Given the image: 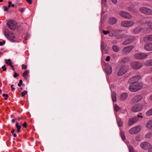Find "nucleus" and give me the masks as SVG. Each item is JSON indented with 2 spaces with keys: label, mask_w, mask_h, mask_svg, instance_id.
Masks as SVG:
<instances>
[{
  "label": "nucleus",
  "mask_w": 152,
  "mask_h": 152,
  "mask_svg": "<svg viewBox=\"0 0 152 152\" xmlns=\"http://www.w3.org/2000/svg\"><path fill=\"white\" fill-rule=\"evenodd\" d=\"M130 86L129 89L132 92H136L140 89L142 87L141 83L138 82L132 83Z\"/></svg>",
  "instance_id": "obj_1"
},
{
  "label": "nucleus",
  "mask_w": 152,
  "mask_h": 152,
  "mask_svg": "<svg viewBox=\"0 0 152 152\" xmlns=\"http://www.w3.org/2000/svg\"><path fill=\"white\" fill-rule=\"evenodd\" d=\"M131 66L135 70H138L142 67V63L137 61L132 62L130 63Z\"/></svg>",
  "instance_id": "obj_2"
},
{
  "label": "nucleus",
  "mask_w": 152,
  "mask_h": 152,
  "mask_svg": "<svg viewBox=\"0 0 152 152\" xmlns=\"http://www.w3.org/2000/svg\"><path fill=\"white\" fill-rule=\"evenodd\" d=\"M128 70V67L125 65L121 66L119 68L118 72V75L121 76L125 74Z\"/></svg>",
  "instance_id": "obj_3"
},
{
  "label": "nucleus",
  "mask_w": 152,
  "mask_h": 152,
  "mask_svg": "<svg viewBox=\"0 0 152 152\" xmlns=\"http://www.w3.org/2000/svg\"><path fill=\"white\" fill-rule=\"evenodd\" d=\"M143 105L141 104H138L133 105L131 108L132 111L136 113L141 111L142 109Z\"/></svg>",
  "instance_id": "obj_4"
},
{
  "label": "nucleus",
  "mask_w": 152,
  "mask_h": 152,
  "mask_svg": "<svg viewBox=\"0 0 152 152\" xmlns=\"http://www.w3.org/2000/svg\"><path fill=\"white\" fill-rule=\"evenodd\" d=\"M141 126H134L130 129L129 133L132 134H136L138 133L141 130Z\"/></svg>",
  "instance_id": "obj_5"
},
{
  "label": "nucleus",
  "mask_w": 152,
  "mask_h": 152,
  "mask_svg": "<svg viewBox=\"0 0 152 152\" xmlns=\"http://www.w3.org/2000/svg\"><path fill=\"white\" fill-rule=\"evenodd\" d=\"M134 24V22L131 20H124L122 21L121 23V25L122 27L126 28L129 27Z\"/></svg>",
  "instance_id": "obj_6"
},
{
  "label": "nucleus",
  "mask_w": 152,
  "mask_h": 152,
  "mask_svg": "<svg viewBox=\"0 0 152 152\" xmlns=\"http://www.w3.org/2000/svg\"><path fill=\"white\" fill-rule=\"evenodd\" d=\"M148 55L145 54L144 53H136L134 54V58L141 60L145 59L147 58Z\"/></svg>",
  "instance_id": "obj_7"
},
{
  "label": "nucleus",
  "mask_w": 152,
  "mask_h": 152,
  "mask_svg": "<svg viewBox=\"0 0 152 152\" xmlns=\"http://www.w3.org/2000/svg\"><path fill=\"white\" fill-rule=\"evenodd\" d=\"M7 24L9 28L12 30H14L17 26L16 22L12 20L8 21Z\"/></svg>",
  "instance_id": "obj_8"
},
{
  "label": "nucleus",
  "mask_w": 152,
  "mask_h": 152,
  "mask_svg": "<svg viewBox=\"0 0 152 152\" xmlns=\"http://www.w3.org/2000/svg\"><path fill=\"white\" fill-rule=\"evenodd\" d=\"M140 11L142 13L147 15H152V10L145 7H140Z\"/></svg>",
  "instance_id": "obj_9"
},
{
  "label": "nucleus",
  "mask_w": 152,
  "mask_h": 152,
  "mask_svg": "<svg viewBox=\"0 0 152 152\" xmlns=\"http://www.w3.org/2000/svg\"><path fill=\"white\" fill-rule=\"evenodd\" d=\"M119 14L121 17L126 18L130 19L132 18V16L129 13L124 11L120 12Z\"/></svg>",
  "instance_id": "obj_10"
},
{
  "label": "nucleus",
  "mask_w": 152,
  "mask_h": 152,
  "mask_svg": "<svg viewBox=\"0 0 152 152\" xmlns=\"http://www.w3.org/2000/svg\"><path fill=\"white\" fill-rule=\"evenodd\" d=\"M134 48V46L133 45L125 47L123 49L122 53L123 54H128L130 53Z\"/></svg>",
  "instance_id": "obj_11"
},
{
  "label": "nucleus",
  "mask_w": 152,
  "mask_h": 152,
  "mask_svg": "<svg viewBox=\"0 0 152 152\" xmlns=\"http://www.w3.org/2000/svg\"><path fill=\"white\" fill-rule=\"evenodd\" d=\"M142 96L140 95H137L134 97L131 100L132 102L133 103H137L142 99Z\"/></svg>",
  "instance_id": "obj_12"
},
{
  "label": "nucleus",
  "mask_w": 152,
  "mask_h": 152,
  "mask_svg": "<svg viewBox=\"0 0 152 152\" xmlns=\"http://www.w3.org/2000/svg\"><path fill=\"white\" fill-rule=\"evenodd\" d=\"M151 146V144L147 142H142L140 145V147L141 148L145 150L148 149Z\"/></svg>",
  "instance_id": "obj_13"
},
{
  "label": "nucleus",
  "mask_w": 152,
  "mask_h": 152,
  "mask_svg": "<svg viewBox=\"0 0 152 152\" xmlns=\"http://www.w3.org/2000/svg\"><path fill=\"white\" fill-rule=\"evenodd\" d=\"M141 78V76L139 75H135L130 79L129 80V83H133L137 82L136 81L139 80Z\"/></svg>",
  "instance_id": "obj_14"
},
{
  "label": "nucleus",
  "mask_w": 152,
  "mask_h": 152,
  "mask_svg": "<svg viewBox=\"0 0 152 152\" xmlns=\"http://www.w3.org/2000/svg\"><path fill=\"white\" fill-rule=\"evenodd\" d=\"M139 120L137 117H134L129 119L128 122V125L130 126L136 123Z\"/></svg>",
  "instance_id": "obj_15"
},
{
  "label": "nucleus",
  "mask_w": 152,
  "mask_h": 152,
  "mask_svg": "<svg viewBox=\"0 0 152 152\" xmlns=\"http://www.w3.org/2000/svg\"><path fill=\"white\" fill-rule=\"evenodd\" d=\"M115 38L117 39H121L125 37L126 36V35L124 34H116L114 36Z\"/></svg>",
  "instance_id": "obj_16"
},
{
  "label": "nucleus",
  "mask_w": 152,
  "mask_h": 152,
  "mask_svg": "<svg viewBox=\"0 0 152 152\" xmlns=\"http://www.w3.org/2000/svg\"><path fill=\"white\" fill-rule=\"evenodd\" d=\"M144 29L139 27H136L134 30V34H138L141 32L144 31Z\"/></svg>",
  "instance_id": "obj_17"
},
{
  "label": "nucleus",
  "mask_w": 152,
  "mask_h": 152,
  "mask_svg": "<svg viewBox=\"0 0 152 152\" xmlns=\"http://www.w3.org/2000/svg\"><path fill=\"white\" fill-rule=\"evenodd\" d=\"M144 49L148 51L152 50V43H148L145 45Z\"/></svg>",
  "instance_id": "obj_18"
},
{
  "label": "nucleus",
  "mask_w": 152,
  "mask_h": 152,
  "mask_svg": "<svg viewBox=\"0 0 152 152\" xmlns=\"http://www.w3.org/2000/svg\"><path fill=\"white\" fill-rule=\"evenodd\" d=\"M128 96V94L127 93H123L120 95V100L122 101H124L127 99Z\"/></svg>",
  "instance_id": "obj_19"
},
{
  "label": "nucleus",
  "mask_w": 152,
  "mask_h": 152,
  "mask_svg": "<svg viewBox=\"0 0 152 152\" xmlns=\"http://www.w3.org/2000/svg\"><path fill=\"white\" fill-rule=\"evenodd\" d=\"M143 41L145 42L152 41V34L148 35L144 37Z\"/></svg>",
  "instance_id": "obj_20"
},
{
  "label": "nucleus",
  "mask_w": 152,
  "mask_h": 152,
  "mask_svg": "<svg viewBox=\"0 0 152 152\" xmlns=\"http://www.w3.org/2000/svg\"><path fill=\"white\" fill-rule=\"evenodd\" d=\"M117 21V19L114 17H112L110 18L108 20V23L112 25L115 24Z\"/></svg>",
  "instance_id": "obj_21"
},
{
  "label": "nucleus",
  "mask_w": 152,
  "mask_h": 152,
  "mask_svg": "<svg viewBox=\"0 0 152 152\" xmlns=\"http://www.w3.org/2000/svg\"><path fill=\"white\" fill-rule=\"evenodd\" d=\"M102 18L103 19L102 20V19H101V25L102 26V23H103V20L104 18V12L103 11V7H104V0H102Z\"/></svg>",
  "instance_id": "obj_22"
},
{
  "label": "nucleus",
  "mask_w": 152,
  "mask_h": 152,
  "mask_svg": "<svg viewBox=\"0 0 152 152\" xmlns=\"http://www.w3.org/2000/svg\"><path fill=\"white\" fill-rule=\"evenodd\" d=\"M134 38H133L132 39H128L124 41L123 43V45H127L130 44L132 41L134 40Z\"/></svg>",
  "instance_id": "obj_23"
},
{
  "label": "nucleus",
  "mask_w": 152,
  "mask_h": 152,
  "mask_svg": "<svg viewBox=\"0 0 152 152\" xmlns=\"http://www.w3.org/2000/svg\"><path fill=\"white\" fill-rule=\"evenodd\" d=\"M106 72L107 74L110 75L112 72V69L111 66H107L106 67Z\"/></svg>",
  "instance_id": "obj_24"
},
{
  "label": "nucleus",
  "mask_w": 152,
  "mask_h": 152,
  "mask_svg": "<svg viewBox=\"0 0 152 152\" xmlns=\"http://www.w3.org/2000/svg\"><path fill=\"white\" fill-rule=\"evenodd\" d=\"M146 127L150 130L152 127V120H149L148 121L146 124Z\"/></svg>",
  "instance_id": "obj_25"
},
{
  "label": "nucleus",
  "mask_w": 152,
  "mask_h": 152,
  "mask_svg": "<svg viewBox=\"0 0 152 152\" xmlns=\"http://www.w3.org/2000/svg\"><path fill=\"white\" fill-rule=\"evenodd\" d=\"M144 64L147 66H152V59H150L145 61Z\"/></svg>",
  "instance_id": "obj_26"
},
{
  "label": "nucleus",
  "mask_w": 152,
  "mask_h": 152,
  "mask_svg": "<svg viewBox=\"0 0 152 152\" xmlns=\"http://www.w3.org/2000/svg\"><path fill=\"white\" fill-rule=\"evenodd\" d=\"M130 60V58L129 57H126L123 58L121 59V61L123 63H127Z\"/></svg>",
  "instance_id": "obj_27"
},
{
  "label": "nucleus",
  "mask_w": 152,
  "mask_h": 152,
  "mask_svg": "<svg viewBox=\"0 0 152 152\" xmlns=\"http://www.w3.org/2000/svg\"><path fill=\"white\" fill-rule=\"evenodd\" d=\"M116 94L114 92H112L111 96L112 100L114 102H115L116 100Z\"/></svg>",
  "instance_id": "obj_28"
},
{
  "label": "nucleus",
  "mask_w": 152,
  "mask_h": 152,
  "mask_svg": "<svg viewBox=\"0 0 152 152\" xmlns=\"http://www.w3.org/2000/svg\"><path fill=\"white\" fill-rule=\"evenodd\" d=\"M113 50L115 52H118L119 50V47L116 45H113L112 47Z\"/></svg>",
  "instance_id": "obj_29"
},
{
  "label": "nucleus",
  "mask_w": 152,
  "mask_h": 152,
  "mask_svg": "<svg viewBox=\"0 0 152 152\" xmlns=\"http://www.w3.org/2000/svg\"><path fill=\"white\" fill-rule=\"evenodd\" d=\"M5 61L6 64L8 65H10L11 67H13V66L12 65L10 59H5Z\"/></svg>",
  "instance_id": "obj_30"
},
{
  "label": "nucleus",
  "mask_w": 152,
  "mask_h": 152,
  "mask_svg": "<svg viewBox=\"0 0 152 152\" xmlns=\"http://www.w3.org/2000/svg\"><path fill=\"white\" fill-rule=\"evenodd\" d=\"M145 23L147 24V26L149 27L151 29H152V22L149 21H146Z\"/></svg>",
  "instance_id": "obj_31"
},
{
  "label": "nucleus",
  "mask_w": 152,
  "mask_h": 152,
  "mask_svg": "<svg viewBox=\"0 0 152 152\" xmlns=\"http://www.w3.org/2000/svg\"><path fill=\"white\" fill-rule=\"evenodd\" d=\"M16 127L17 129V132H20V129L21 126L19 125L18 122H17L16 124Z\"/></svg>",
  "instance_id": "obj_32"
},
{
  "label": "nucleus",
  "mask_w": 152,
  "mask_h": 152,
  "mask_svg": "<svg viewBox=\"0 0 152 152\" xmlns=\"http://www.w3.org/2000/svg\"><path fill=\"white\" fill-rule=\"evenodd\" d=\"M117 121L118 126L119 127L122 126L123 124L122 121L120 119H117Z\"/></svg>",
  "instance_id": "obj_33"
},
{
  "label": "nucleus",
  "mask_w": 152,
  "mask_h": 152,
  "mask_svg": "<svg viewBox=\"0 0 152 152\" xmlns=\"http://www.w3.org/2000/svg\"><path fill=\"white\" fill-rule=\"evenodd\" d=\"M152 137V132H149L145 136V137L146 139H149Z\"/></svg>",
  "instance_id": "obj_34"
},
{
  "label": "nucleus",
  "mask_w": 152,
  "mask_h": 152,
  "mask_svg": "<svg viewBox=\"0 0 152 152\" xmlns=\"http://www.w3.org/2000/svg\"><path fill=\"white\" fill-rule=\"evenodd\" d=\"M29 73V72L28 70L26 71L23 74V76L24 77L25 79L27 78V76H28Z\"/></svg>",
  "instance_id": "obj_35"
},
{
  "label": "nucleus",
  "mask_w": 152,
  "mask_h": 152,
  "mask_svg": "<svg viewBox=\"0 0 152 152\" xmlns=\"http://www.w3.org/2000/svg\"><path fill=\"white\" fill-rule=\"evenodd\" d=\"M101 49L102 51V54H103V53L104 50V42H102L101 44Z\"/></svg>",
  "instance_id": "obj_36"
},
{
  "label": "nucleus",
  "mask_w": 152,
  "mask_h": 152,
  "mask_svg": "<svg viewBox=\"0 0 152 152\" xmlns=\"http://www.w3.org/2000/svg\"><path fill=\"white\" fill-rule=\"evenodd\" d=\"M147 115L151 116L152 115V108L148 110L146 113Z\"/></svg>",
  "instance_id": "obj_37"
},
{
  "label": "nucleus",
  "mask_w": 152,
  "mask_h": 152,
  "mask_svg": "<svg viewBox=\"0 0 152 152\" xmlns=\"http://www.w3.org/2000/svg\"><path fill=\"white\" fill-rule=\"evenodd\" d=\"M114 108L116 112L118 111L120 109V107L116 104L115 105Z\"/></svg>",
  "instance_id": "obj_38"
},
{
  "label": "nucleus",
  "mask_w": 152,
  "mask_h": 152,
  "mask_svg": "<svg viewBox=\"0 0 152 152\" xmlns=\"http://www.w3.org/2000/svg\"><path fill=\"white\" fill-rule=\"evenodd\" d=\"M10 40L12 42H15L16 41L15 37L13 36H11L10 37Z\"/></svg>",
  "instance_id": "obj_39"
},
{
  "label": "nucleus",
  "mask_w": 152,
  "mask_h": 152,
  "mask_svg": "<svg viewBox=\"0 0 152 152\" xmlns=\"http://www.w3.org/2000/svg\"><path fill=\"white\" fill-rule=\"evenodd\" d=\"M120 135L122 139L124 141V140L125 139V137L124 134L122 131L120 132Z\"/></svg>",
  "instance_id": "obj_40"
},
{
  "label": "nucleus",
  "mask_w": 152,
  "mask_h": 152,
  "mask_svg": "<svg viewBox=\"0 0 152 152\" xmlns=\"http://www.w3.org/2000/svg\"><path fill=\"white\" fill-rule=\"evenodd\" d=\"M8 4H9V5H8L9 7H10L11 6L13 7H14L15 6L14 4H12V2L11 1H9L8 2Z\"/></svg>",
  "instance_id": "obj_41"
},
{
  "label": "nucleus",
  "mask_w": 152,
  "mask_h": 152,
  "mask_svg": "<svg viewBox=\"0 0 152 152\" xmlns=\"http://www.w3.org/2000/svg\"><path fill=\"white\" fill-rule=\"evenodd\" d=\"M129 152H134L133 149L131 146H129L128 147Z\"/></svg>",
  "instance_id": "obj_42"
},
{
  "label": "nucleus",
  "mask_w": 152,
  "mask_h": 152,
  "mask_svg": "<svg viewBox=\"0 0 152 152\" xmlns=\"http://www.w3.org/2000/svg\"><path fill=\"white\" fill-rule=\"evenodd\" d=\"M27 93V91H23L21 93V96L22 97L24 96H25V94H26Z\"/></svg>",
  "instance_id": "obj_43"
},
{
  "label": "nucleus",
  "mask_w": 152,
  "mask_h": 152,
  "mask_svg": "<svg viewBox=\"0 0 152 152\" xmlns=\"http://www.w3.org/2000/svg\"><path fill=\"white\" fill-rule=\"evenodd\" d=\"M2 96L4 97H5L4 98V99L5 100L7 99V97H8L9 96L7 94H2Z\"/></svg>",
  "instance_id": "obj_44"
},
{
  "label": "nucleus",
  "mask_w": 152,
  "mask_h": 152,
  "mask_svg": "<svg viewBox=\"0 0 152 152\" xmlns=\"http://www.w3.org/2000/svg\"><path fill=\"white\" fill-rule=\"evenodd\" d=\"M22 83H23L22 80H20L19 81V83L18 84V86L19 87L20 86H21V85H22Z\"/></svg>",
  "instance_id": "obj_45"
},
{
  "label": "nucleus",
  "mask_w": 152,
  "mask_h": 152,
  "mask_svg": "<svg viewBox=\"0 0 152 152\" xmlns=\"http://www.w3.org/2000/svg\"><path fill=\"white\" fill-rule=\"evenodd\" d=\"M110 57L109 56H108L106 57V58L105 59V60L107 61H109L110 60Z\"/></svg>",
  "instance_id": "obj_46"
},
{
  "label": "nucleus",
  "mask_w": 152,
  "mask_h": 152,
  "mask_svg": "<svg viewBox=\"0 0 152 152\" xmlns=\"http://www.w3.org/2000/svg\"><path fill=\"white\" fill-rule=\"evenodd\" d=\"M22 68L23 69H26L27 68V66L26 65H25L24 64H23L22 65Z\"/></svg>",
  "instance_id": "obj_47"
},
{
  "label": "nucleus",
  "mask_w": 152,
  "mask_h": 152,
  "mask_svg": "<svg viewBox=\"0 0 152 152\" xmlns=\"http://www.w3.org/2000/svg\"><path fill=\"white\" fill-rule=\"evenodd\" d=\"M136 140L137 141H140V137L139 136H137L136 138Z\"/></svg>",
  "instance_id": "obj_48"
},
{
  "label": "nucleus",
  "mask_w": 152,
  "mask_h": 152,
  "mask_svg": "<svg viewBox=\"0 0 152 152\" xmlns=\"http://www.w3.org/2000/svg\"><path fill=\"white\" fill-rule=\"evenodd\" d=\"M5 35L7 37H8L9 36V34L7 30H5Z\"/></svg>",
  "instance_id": "obj_49"
},
{
  "label": "nucleus",
  "mask_w": 152,
  "mask_h": 152,
  "mask_svg": "<svg viewBox=\"0 0 152 152\" xmlns=\"http://www.w3.org/2000/svg\"><path fill=\"white\" fill-rule=\"evenodd\" d=\"M24 127L26 128L27 127V124L25 122L22 125Z\"/></svg>",
  "instance_id": "obj_50"
},
{
  "label": "nucleus",
  "mask_w": 152,
  "mask_h": 152,
  "mask_svg": "<svg viewBox=\"0 0 152 152\" xmlns=\"http://www.w3.org/2000/svg\"><path fill=\"white\" fill-rule=\"evenodd\" d=\"M5 43V41L4 40H3L2 42H0V45H3Z\"/></svg>",
  "instance_id": "obj_51"
},
{
  "label": "nucleus",
  "mask_w": 152,
  "mask_h": 152,
  "mask_svg": "<svg viewBox=\"0 0 152 152\" xmlns=\"http://www.w3.org/2000/svg\"><path fill=\"white\" fill-rule=\"evenodd\" d=\"M1 68L3 69L4 71H6V68H5V65L2 66L1 67Z\"/></svg>",
  "instance_id": "obj_52"
},
{
  "label": "nucleus",
  "mask_w": 152,
  "mask_h": 152,
  "mask_svg": "<svg viewBox=\"0 0 152 152\" xmlns=\"http://www.w3.org/2000/svg\"><path fill=\"white\" fill-rule=\"evenodd\" d=\"M112 2L114 4H116L117 2V0H111Z\"/></svg>",
  "instance_id": "obj_53"
},
{
  "label": "nucleus",
  "mask_w": 152,
  "mask_h": 152,
  "mask_svg": "<svg viewBox=\"0 0 152 152\" xmlns=\"http://www.w3.org/2000/svg\"><path fill=\"white\" fill-rule=\"evenodd\" d=\"M3 8H4V10L5 11H7L8 10V8L6 6H4Z\"/></svg>",
  "instance_id": "obj_54"
},
{
  "label": "nucleus",
  "mask_w": 152,
  "mask_h": 152,
  "mask_svg": "<svg viewBox=\"0 0 152 152\" xmlns=\"http://www.w3.org/2000/svg\"><path fill=\"white\" fill-rule=\"evenodd\" d=\"M137 116V118L138 119L139 118H142L143 117V116L142 115H140V114H138Z\"/></svg>",
  "instance_id": "obj_55"
},
{
  "label": "nucleus",
  "mask_w": 152,
  "mask_h": 152,
  "mask_svg": "<svg viewBox=\"0 0 152 152\" xmlns=\"http://www.w3.org/2000/svg\"><path fill=\"white\" fill-rule=\"evenodd\" d=\"M18 76V74L16 72H15L14 75V77L15 78L17 77Z\"/></svg>",
  "instance_id": "obj_56"
},
{
  "label": "nucleus",
  "mask_w": 152,
  "mask_h": 152,
  "mask_svg": "<svg viewBox=\"0 0 152 152\" xmlns=\"http://www.w3.org/2000/svg\"><path fill=\"white\" fill-rule=\"evenodd\" d=\"M11 88H12V91L14 90L15 89V88L14 87V86L13 85L11 86Z\"/></svg>",
  "instance_id": "obj_57"
},
{
  "label": "nucleus",
  "mask_w": 152,
  "mask_h": 152,
  "mask_svg": "<svg viewBox=\"0 0 152 152\" xmlns=\"http://www.w3.org/2000/svg\"><path fill=\"white\" fill-rule=\"evenodd\" d=\"M26 1L27 2L30 4L32 3L31 0H26Z\"/></svg>",
  "instance_id": "obj_58"
},
{
  "label": "nucleus",
  "mask_w": 152,
  "mask_h": 152,
  "mask_svg": "<svg viewBox=\"0 0 152 152\" xmlns=\"http://www.w3.org/2000/svg\"><path fill=\"white\" fill-rule=\"evenodd\" d=\"M148 152H152V147H151L148 150Z\"/></svg>",
  "instance_id": "obj_59"
},
{
  "label": "nucleus",
  "mask_w": 152,
  "mask_h": 152,
  "mask_svg": "<svg viewBox=\"0 0 152 152\" xmlns=\"http://www.w3.org/2000/svg\"><path fill=\"white\" fill-rule=\"evenodd\" d=\"M129 10L132 12H134V11L133 9H132L130 7L129 8Z\"/></svg>",
  "instance_id": "obj_60"
},
{
  "label": "nucleus",
  "mask_w": 152,
  "mask_h": 152,
  "mask_svg": "<svg viewBox=\"0 0 152 152\" xmlns=\"http://www.w3.org/2000/svg\"><path fill=\"white\" fill-rule=\"evenodd\" d=\"M24 9L23 8H21L20 10V11L21 12H23L24 11Z\"/></svg>",
  "instance_id": "obj_61"
},
{
  "label": "nucleus",
  "mask_w": 152,
  "mask_h": 152,
  "mask_svg": "<svg viewBox=\"0 0 152 152\" xmlns=\"http://www.w3.org/2000/svg\"><path fill=\"white\" fill-rule=\"evenodd\" d=\"M110 32L109 31H105V35L109 33Z\"/></svg>",
  "instance_id": "obj_62"
},
{
  "label": "nucleus",
  "mask_w": 152,
  "mask_h": 152,
  "mask_svg": "<svg viewBox=\"0 0 152 152\" xmlns=\"http://www.w3.org/2000/svg\"><path fill=\"white\" fill-rule=\"evenodd\" d=\"M113 35H114V34H113V33H111L109 34V36L110 37H112Z\"/></svg>",
  "instance_id": "obj_63"
},
{
  "label": "nucleus",
  "mask_w": 152,
  "mask_h": 152,
  "mask_svg": "<svg viewBox=\"0 0 152 152\" xmlns=\"http://www.w3.org/2000/svg\"><path fill=\"white\" fill-rule=\"evenodd\" d=\"M29 37V36L27 35V36H26L25 37V38L26 39H28Z\"/></svg>",
  "instance_id": "obj_64"
}]
</instances>
